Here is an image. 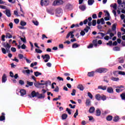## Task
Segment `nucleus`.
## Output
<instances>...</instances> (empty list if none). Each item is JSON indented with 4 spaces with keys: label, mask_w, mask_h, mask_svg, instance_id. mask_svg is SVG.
Instances as JSON below:
<instances>
[{
    "label": "nucleus",
    "mask_w": 125,
    "mask_h": 125,
    "mask_svg": "<svg viewBox=\"0 0 125 125\" xmlns=\"http://www.w3.org/2000/svg\"><path fill=\"white\" fill-rule=\"evenodd\" d=\"M71 95H72V96H74V95H76V90H75V89L72 90V92L71 93Z\"/></svg>",
    "instance_id": "3c124183"
},
{
    "label": "nucleus",
    "mask_w": 125,
    "mask_h": 125,
    "mask_svg": "<svg viewBox=\"0 0 125 125\" xmlns=\"http://www.w3.org/2000/svg\"><path fill=\"white\" fill-rule=\"evenodd\" d=\"M67 117H68V115H67V114L66 113H64L62 115V120H66V119H67Z\"/></svg>",
    "instance_id": "4be33fe9"
},
{
    "label": "nucleus",
    "mask_w": 125,
    "mask_h": 125,
    "mask_svg": "<svg viewBox=\"0 0 125 125\" xmlns=\"http://www.w3.org/2000/svg\"><path fill=\"white\" fill-rule=\"evenodd\" d=\"M114 36H115V34L112 32L109 33V40H112V38H113V37H114Z\"/></svg>",
    "instance_id": "58836bf2"
},
{
    "label": "nucleus",
    "mask_w": 125,
    "mask_h": 125,
    "mask_svg": "<svg viewBox=\"0 0 125 125\" xmlns=\"http://www.w3.org/2000/svg\"><path fill=\"white\" fill-rule=\"evenodd\" d=\"M98 88L99 89H102L103 90H106V89L107 88V86H99L98 87Z\"/></svg>",
    "instance_id": "412c9836"
},
{
    "label": "nucleus",
    "mask_w": 125,
    "mask_h": 125,
    "mask_svg": "<svg viewBox=\"0 0 125 125\" xmlns=\"http://www.w3.org/2000/svg\"><path fill=\"white\" fill-rule=\"evenodd\" d=\"M12 61H15L17 63H18V62H19V60L17 59L16 57H15L14 59H12Z\"/></svg>",
    "instance_id": "e2e57ef3"
},
{
    "label": "nucleus",
    "mask_w": 125,
    "mask_h": 125,
    "mask_svg": "<svg viewBox=\"0 0 125 125\" xmlns=\"http://www.w3.org/2000/svg\"><path fill=\"white\" fill-rule=\"evenodd\" d=\"M31 95L32 97H36V96H38V95H39V92H36L35 91H33L31 93Z\"/></svg>",
    "instance_id": "dca6fc26"
},
{
    "label": "nucleus",
    "mask_w": 125,
    "mask_h": 125,
    "mask_svg": "<svg viewBox=\"0 0 125 125\" xmlns=\"http://www.w3.org/2000/svg\"><path fill=\"white\" fill-rule=\"evenodd\" d=\"M6 39H11L12 38V36L9 34V33H6Z\"/></svg>",
    "instance_id": "393cba45"
},
{
    "label": "nucleus",
    "mask_w": 125,
    "mask_h": 125,
    "mask_svg": "<svg viewBox=\"0 0 125 125\" xmlns=\"http://www.w3.org/2000/svg\"><path fill=\"white\" fill-rule=\"evenodd\" d=\"M113 50L114 51H120V48H119L118 47H115L113 48Z\"/></svg>",
    "instance_id": "de8ad7c7"
},
{
    "label": "nucleus",
    "mask_w": 125,
    "mask_h": 125,
    "mask_svg": "<svg viewBox=\"0 0 125 125\" xmlns=\"http://www.w3.org/2000/svg\"><path fill=\"white\" fill-rule=\"evenodd\" d=\"M117 3H118L119 5H122L123 4L122 2V0H117Z\"/></svg>",
    "instance_id": "4d7b16f0"
},
{
    "label": "nucleus",
    "mask_w": 125,
    "mask_h": 125,
    "mask_svg": "<svg viewBox=\"0 0 125 125\" xmlns=\"http://www.w3.org/2000/svg\"><path fill=\"white\" fill-rule=\"evenodd\" d=\"M74 33H75V31H71L69 32L66 36V39H69L70 36L71 39H74V37H75V35H74Z\"/></svg>",
    "instance_id": "0eeeda50"
},
{
    "label": "nucleus",
    "mask_w": 125,
    "mask_h": 125,
    "mask_svg": "<svg viewBox=\"0 0 125 125\" xmlns=\"http://www.w3.org/2000/svg\"><path fill=\"white\" fill-rule=\"evenodd\" d=\"M34 75L35 77H39V76H42V73L39 71L34 72Z\"/></svg>",
    "instance_id": "5701e85b"
},
{
    "label": "nucleus",
    "mask_w": 125,
    "mask_h": 125,
    "mask_svg": "<svg viewBox=\"0 0 125 125\" xmlns=\"http://www.w3.org/2000/svg\"><path fill=\"white\" fill-rule=\"evenodd\" d=\"M79 8L82 11H84V10L86 9V6L85 5H80Z\"/></svg>",
    "instance_id": "f8f14e48"
},
{
    "label": "nucleus",
    "mask_w": 125,
    "mask_h": 125,
    "mask_svg": "<svg viewBox=\"0 0 125 125\" xmlns=\"http://www.w3.org/2000/svg\"><path fill=\"white\" fill-rule=\"evenodd\" d=\"M121 97L123 100H125V93L122 94L121 95Z\"/></svg>",
    "instance_id": "ea45409f"
},
{
    "label": "nucleus",
    "mask_w": 125,
    "mask_h": 125,
    "mask_svg": "<svg viewBox=\"0 0 125 125\" xmlns=\"http://www.w3.org/2000/svg\"><path fill=\"white\" fill-rule=\"evenodd\" d=\"M21 40L22 42H24V43H26V42H27L26 41V38H21Z\"/></svg>",
    "instance_id": "49530a36"
},
{
    "label": "nucleus",
    "mask_w": 125,
    "mask_h": 125,
    "mask_svg": "<svg viewBox=\"0 0 125 125\" xmlns=\"http://www.w3.org/2000/svg\"><path fill=\"white\" fill-rule=\"evenodd\" d=\"M21 96H24V95H26V90L24 89H21L20 91Z\"/></svg>",
    "instance_id": "9b49d317"
},
{
    "label": "nucleus",
    "mask_w": 125,
    "mask_h": 125,
    "mask_svg": "<svg viewBox=\"0 0 125 125\" xmlns=\"http://www.w3.org/2000/svg\"><path fill=\"white\" fill-rule=\"evenodd\" d=\"M108 70L106 68H98L96 70V73H100V74L102 73H106Z\"/></svg>",
    "instance_id": "423d86ee"
},
{
    "label": "nucleus",
    "mask_w": 125,
    "mask_h": 125,
    "mask_svg": "<svg viewBox=\"0 0 125 125\" xmlns=\"http://www.w3.org/2000/svg\"><path fill=\"white\" fill-rule=\"evenodd\" d=\"M113 119V116H111V115H109L108 116H107L106 117V120L107 121H111V120Z\"/></svg>",
    "instance_id": "e433bc0d"
},
{
    "label": "nucleus",
    "mask_w": 125,
    "mask_h": 125,
    "mask_svg": "<svg viewBox=\"0 0 125 125\" xmlns=\"http://www.w3.org/2000/svg\"><path fill=\"white\" fill-rule=\"evenodd\" d=\"M35 51L37 53H42V50H40L39 49H36Z\"/></svg>",
    "instance_id": "37998d69"
},
{
    "label": "nucleus",
    "mask_w": 125,
    "mask_h": 125,
    "mask_svg": "<svg viewBox=\"0 0 125 125\" xmlns=\"http://www.w3.org/2000/svg\"><path fill=\"white\" fill-rule=\"evenodd\" d=\"M33 23L36 26L39 25V22L38 21H33Z\"/></svg>",
    "instance_id": "6e6d98bb"
},
{
    "label": "nucleus",
    "mask_w": 125,
    "mask_h": 125,
    "mask_svg": "<svg viewBox=\"0 0 125 125\" xmlns=\"http://www.w3.org/2000/svg\"><path fill=\"white\" fill-rule=\"evenodd\" d=\"M71 6H72V5H71V4L70 3L66 4L65 7V10H68V9H70V8H71Z\"/></svg>",
    "instance_id": "a211bd4d"
},
{
    "label": "nucleus",
    "mask_w": 125,
    "mask_h": 125,
    "mask_svg": "<svg viewBox=\"0 0 125 125\" xmlns=\"http://www.w3.org/2000/svg\"><path fill=\"white\" fill-rule=\"evenodd\" d=\"M119 120H120V118L119 117V116H116L113 119V122H119Z\"/></svg>",
    "instance_id": "f704fd0d"
},
{
    "label": "nucleus",
    "mask_w": 125,
    "mask_h": 125,
    "mask_svg": "<svg viewBox=\"0 0 125 125\" xmlns=\"http://www.w3.org/2000/svg\"><path fill=\"white\" fill-rule=\"evenodd\" d=\"M72 47L73 48H77V47H79V45L77 43H75L72 45Z\"/></svg>",
    "instance_id": "09e8293b"
},
{
    "label": "nucleus",
    "mask_w": 125,
    "mask_h": 125,
    "mask_svg": "<svg viewBox=\"0 0 125 125\" xmlns=\"http://www.w3.org/2000/svg\"><path fill=\"white\" fill-rule=\"evenodd\" d=\"M78 115H79V110L77 109L74 115V118H77V116H78Z\"/></svg>",
    "instance_id": "79ce46f5"
},
{
    "label": "nucleus",
    "mask_w": 125,
    "mask_h": 125,
    "mask_svg": "<svg viewBox=\"0 0 125 125\" xmlns=\"http://www.w3.org/2000/svg\"><path fill=\"white\" fill-rule=\"evenodd\" d=\"M14 22L15 23H16V24H18V23H19V19H16L14 20Z\"/></svg>",
    "instance_id": "680f3d73"
},
{
    "label": "nucleus",
    "mask_w": 125,
    "mask_h": 125,
    "mask_svg": "<svg viewBox=\"0 0 125 125\" xmlns=\"http://www.w3.org/2000/svg\"><path fill=\"white\" fill-rule=\"evenodd\" d=\"M49 0H44V1L43 2V5H44L45 6H47V5L49 4Z\"/></svg>",
    "instance_id": "ddd939ff"
},
{
    "label": "nucleus",
    "mask_w": 125,
    "mask_h": 125,
    "mask_svg": "<svg viewBox=\"0 0 125 125\" xmlns=\"http://www.w3.org/2000/svg\"><path fill=\"white\" fill-rule=\"evenodd\" d=\"M57 80H59V81H62V82H63V81H64V79H63V78L59 77V76L57 77Z\"/></svg>",
    "instance_id": "5fc2aeb1"
},
{
    "label": "nucleus",
    "mask_w": 125,
    "mask_h": 125,
    "mask_svg": "<svg viewBox=\"0 0 125 125\" xmlns=\"http://www.w3.org/2000/svg\"><path fill=\"white\" fill-rule=\"evenodd\" d=\"M96 25V20H93L92 21V25L93 26H95Z\"/></svg>",
    "instance_id": "864d4df0"
},
{
    "label": "nucleus",
    "mask_w": 125,
    "mask_h": 125,
    "mask_svg": "<svg viewBox=\"0 0 125 125\" xmlns=\"http://www.w3.org/2000/svg\"><path fill=\"white\" fill-rule=\"evenodd\" d=\"M63 12V10L62 9L60 8H58L56 10V14L57 16H61L62 15V13Z\"/></svg>",
    "instance_id": "39448f33"
},
{
    "label": "nucleus",
    "mask_w": 125,
    "mask_h": 125,
    "mask_svg": "<svg viewBox=\"0 0 125 125\" xmlns=\"http://www.w3.org/2000/svg\"><path fill=\"white\" fill-rule=\"evenodd\" d=\"M20 25L21 26H26V25H27V23L23 21H21L20 22Z\"/></svg>",
    "instance_id": "c756f323"
},
{
    "label": "nucleus",
    "mask_w": 125,
    "mask_h": 125,
    "mask_svg": "<svg viewBox=\"0 0 125 125\" xmlns=\"http://www.w3.org/2000/svg\"><path fill=\"white\" fill-rule=\"evenodd\" d=\"M93 43L95 45V46H97L98 44L97 40H94L93 41Z\"/></svg>",
    "instance_id": "c03bdc74"
},
{
    "label": "nucleus",
    "mask_w": 125,
    "mask_h": 125,
    "mask_svg": "<svg viewBox=\"0 0 125 125\" xmlns=\"http://www.w3.org/2000/svg\"><path fill=\"white\" fill-rule=\"evenodd\" d=\"M88 96L89 97V98H90V99H92V98H93V96H92V94H91L90 92H88Z\"/></svg>",
    "instance_id": "a18cd8bd"
},
{
    "label": "nucleus",
    "mask_w": 125,
    "mask_h": 125,
    "mask_svg": "<svg viewBox=\"0 0 125 125\" xmlns=\"http://www.w3.org/2000/svg\"><path fill=\"white\" fill-rule=\"evenodd\" d=\"M112 41H109V42H107V43H106V44H107V45H109V46H111V45H112Z\"/></svg>",
    "instance_id": "774afa93"
},
{
    "label": "nucleus",
    "mask_w": 125,
    "mask_h": 125,
    "mask_svg": "<svg viewBox=\"0 0 125 125\" xmlns=\"http://www.w3.org/2000/svg\"><path fill=\"white\" fill-rule=\"evenodd\" d=\"M110 7H113V8H114V9L116 10V9H117V4L116 3L111 4L110 5Z\"/></svg>",
    "instance_id": "c85d7f7f"
},
{
    "label": "nucleus",
    "mask_w": 125,
    "mask_h": 125,
    "mask_svg": "<svg viewBox=\"0 0 125 125\" xmlns=\"http://www.w3.org/2000/svg\"><path fill=\"white\" fill-rule=\"evenodd\" d=\"M77 88H78V89H80V90H81L82 91L83 90V89H84L83 86L81 84H80L78 85Z\"/></svg>",
    "instance_id": "f3484780"
},
{
    "label": "nucleus",
    "mask_w": 125,
    "mask_h": 125,
    "mask_svg": "<svg viewBox=\"0 0 125 125\" xmlns=\"http://www.w3.org/2000/svg\"><path fill=\"white\" fill-rule=\"evenodd\" d=\"M118 74H119V75H121L122 76H125V71H118Z\"/></svg>",
    "instance_id": "4c0bfd02"
},
{
    "label": "nucleus",
    "mask_w": 125,
    "mask_h": 125,
    "mask_svg": "<svg viewBox=\"0 0 125 125\" xmlns=\"http://www.w3.org/2000/svg\"><path fill=\"white\" fill-rule=\"evenodd\" d=\"M66 111L69 115H71V114H72V113L71 112V109H69L68 108H66Z\"/></svg>",
    "instance_id": "13d9d810"
},
{
    "label": "nucleus",
    "mask_w": 125,
    "mask_h": 125,
    "mask_svg": "<svg viewBox=\"0 0 125 125\" xmlns=\"http://www.w3.org/2000/svg\"><path fill=\"white\" fill-rule=\"evenodd\" d=\"M97 23V24H102V25L105 24V21H104V19L102 18L100 20H98Z\"/></svg>",
    "instance_id": "6e6552de"
},
{
    "label": "nucleus",
    "mask_w": 125,
    "mask_h": 125,
    "mask_svg": "<svg viewBox=\"0 0 125 125\" xmlns=\"http://www.w3.org/2000/svg\"><path fill=\"white\" fill-rule=\"evenodd\" d=\"M20 59H22L24 57V55L23 54H19L18 55Z\"/></svg>",
    "instance_id": "603ef678"
},
{
    "label": "nucleus",
    "mask_w": 125,
    "mask_h": 125,
    "mask_svg": "<svg viewBox=\"0 0 125 125\" xmlns=\"http://www.w3.org/2000/svg\"><path fill=\"white\" fill-rule=\"evenodd\" d=\"M42 57L43 58L45 63L48 62V61H49V59H50V56H49V55L48 54H45L44 56L42 55Z\"/></svg>",
    "instance_id": "20e7f679"
},
{
    "label": "nucleus",
    "mask_w": 125,
    "mask_h": 125,
    "mask_svg": "<svg viewBox=\"0 0 125 125\" xmlns=\"http://www.w3.org/2000/svg\"><path fill=\"white\" fill-rule=\"evenodd\" d=\"M91 104V101H90V99H87L86 100V106H90Z\"/></svg>",
    "instance_id": "2eb2a0df"
},
{
    "label": "nucleus",
    "mask_w": 125,
    "mask_h": 125,
    "mask_svg": "<svg viewBox=\"0 0 125 125\" xmlns=\"http://www.w3.org/2000/svg\"><path fill=\"white\" fill-rule=\"evenodd\" d=\"M19 83L20 84H21V85L24 84V81L23 80H20L19 81Z\"/></svg>",
    "instance_id": "052dcab7"
},
{
    "label": "nucleus",
    "mask_w": 125,
    "mask_h": 125,
    "mask_svg": "<svg viewBox=\"0 0 125 125\" xmlns=\"http://www.w3.org/2000/svg\"><path fill=\"white\" fill-rule=\"evenodd\" d=\"M80 35L81 36H84V35H85V32H84V31H82L81 32H80Z\"/></svg>",
    "instance_id": "338daca9"
},
{
    "label": "nucleus",
    "mask_w": 125,
    "mask_h": 125,
    "mask_svg": "<svg viewBox=\"0 0 125 125\" xmlns=\"http://www.w3.org/2000/svg\"><path fill=\"white\" fill-rule=\"evenodd\" d=\"M117 23H114L112 25V30L117 33V31H116V27H117Z\"/></svg>",
    "instance_id": "aec40b11"
},
{
    "label": "nucleus",
    "mask_w": 125,
    "mask_h": 125,
    "mask_svg": "<svg viewBox=\"0 0 125 125\" xmlns=\"http://www.w3.org/2000/svg\"><path fill=\"white\" fill-rule=\"evenodd\" d=\"M117 36L118 38H119V39H120V38H122V33H121V32H118L117 33Z\"/></svg>",
    "instance_id": "8fccbe9b"
},
{
    "label": "nucleus",
    "mask_w": 125,
    "mask_h": 125,
    "mask_svg": "<svg viewBox=\"0 0 125 125\" xmlns=\"http://www.w3.org/2000/svg\"><path fill=\"white\" fill-rule=\"evenodd\" d=\"M100 115H101V111L98 108L96 110V116H100Z\"/></svg>",
    "instance_id": "2f4dec72"
},
{
    "label": "nucleus",
    "mask_w": 125,
    "mask_h": 125,
    "mask_svg": "<svg viewBox=\"0 0 125 125\" xmlns=\"http://www.w3.org/2000/svg\"><path fill=\"white\" fill-rule=\"evenodd\" d=\"M22 73L23 74H27V75H29L30 73H31V71L29 69L23 70Z\"/></svg>",
    "instance_id": "6ab92c4d"
},
{
    "label": "nucleus",
    "mask_w": 125,
    "mask_h": 125,
    "mask_svg": "<svg viewBox=\"0 0 125 125\" xmlns=\"http://www.w3.org/2000/svg\"><path fill=\"white\" fill-rule=\"evenodd\" d=\"M88 20H87V19L84 20V21L83 22V24L86 25L88 23V25L90 26H91V25H92V23H91V22H90V21H91V20H92V18H91V17H90L89 18H88Z\"/></svg>",
    "instance_id": "7ed1b4c3"
},
{
    "label": "nucleus",
    "mask_w": 125,
    "mask_h": 125,
    "mask_svg": "<svg viewBox=\"0 0 125 125\" xmlns=\"http://www.w3.org/2000/svg\"><path fill=\"white\" fill-rule=\"evenodd\" d=\"M38 98H44L45 97V96H44V94H39V95L37 96Z\"/></svg>",
    "instance_id": "cd10ccee"
},
{
    "label": "nucleus",
    "mask_w": 125,
    "mask_h": 125,
    "mask_svg": "<svg viewBox=\"0 0 125 125\" xmlns=\"http://www.w3.org/2000/svg\"><path fill=\"white\" fill-rule=\"evenodd\" d=\"M0 8H1V9H6V6L4 5H0Z\"/></svg>",
    "instance_id": "bf43d9fd"
},
{
    "label": "nucleus",
    "mask_w": 125,
    "mask_h": 125,
    "mask_svg": "<svg viewBox=\"0 0 125 125\" xmlns=\"http://www.w3.org/2000/svg\"><path fill=\"white\" fill-rule=\"evenodd\" d=\"M38 65V62H35L34 63H32L30 65V67L32 68V67H34V66H37Z\"/></svg>",
    "instance_id": "a19ab883"
},
{
    "label": "nucleus",
    "mask_w": 125,
    "mask_h": 125,
    "mask_svg": "<svg viewBox=\"0 0 125 125\" xmlns=\"http://www.w3.org/2000/svg\"><path fill=\"white\" fill-rule=\"evenodd\" d=\"M95 110V108H94V107H91L89 110V113H92L93 112H94V110Z\"/></svg>",
    "instance_id": "7c9ffc66"
},
{
    "label": "nucleus",
    "mask_w": 125,
    "mask_h": 125,
    "mask_svg": "<svg viewBox=\"0 0 125 125\" xmlns=\"http://www.w3.org/2000/svg\"><path fill=\"white\" fill-rule=\"evenodd\" d=\"M34 85L36 87H40V83H35Z\"/></svg>",
    "instance_id": "69168bd1"
},
{
    "label": "nucleus",
    "mask_w": 125,
    "mask_h": 125,
    "mask_svg": "<svg viewBox=\"0 0 125 125\" xmlns=\"http://www.w3.org/2000/svg\"><path fill=\"white\" fill-rule=\"evenodd\" d=\"M107 92L108 93H113L114 92V90H113V88L112 87H108L107 89Z\"/></svg>",
    "instance_id": "4468645a"
},
{
    "label": "nucleus",
    "mask_w": 125,
    "mask_h": 125,
    "mask_svg": "<svg viewBox=\"0 0 125 125\" xmlns=\"http://www.w3.org/2000/svg\"><path fill=\"white\" fill-rule=\"evenodd\" d=\"M95 98L97 99V100H101L102 96H101L100 94H97L95 96Z\"/></svg>",
    "instance_id": "b1692460"
},
{
    "label": "nucleus",
    "mask_w": 125,
    "mask_h": 125,
    "mask_svg": "<svg viewBox=\"0 0 125 125\" xmlns=\"http://www.w3.org/2000/svg\"><path fill=\"white\" fill-rule=\"evenodd\" d=\"M7 77L5 74H3L2 77V83H5L7 81Z\"/></svg>",
    "instance_id": "1a4fd4ad"
},
{
    "label": "nucleus",
    "mask_w": 125,
    "mask_h": 125,
    "mask_svg": "<svg viewBox=\"0 0 125 125\" xmlns=\"http://www.w3.org/2000/svg\"><path fill=\"white\" fill-rule=\"evenodd\" d=\"M94 3V0H88V5H92Z\"/></svg>",
    "instance_id": "a878e982"
},
{
    "label": "nucleus",
    "mask_w": 125,
    "mask_h": 125,
    "mask_svg": "<svg viewBox=\"0 0 125 125\" xmlns=\"http://www.w3.org/2000/svg\"><path fill=\"white\" fill-rule=\"evenodd\" d=\"M111 80L113 82H118L119 81V78L111 77Z\"/></svg>",
    "instance_id": "473e14b6"
},
{
    "label": "nucleus",
    "mask_w": 125,
    "mask_h": 125,
    "mask_svg": "<svg viewBox=\"0 0 125 125\" xmlns=\"http://www.w3.org/2000/svg\"><path fill=\"white\" fill-rule=\"evenodd\" d=\"M2 115L0 117V121L1 122L5 120V117H4V113H2Z\"/></svg>",
    "instance_id": "bb28decb"
},
{
    "label": "nucleus",
    "mask_w": 125,
    "mask_h": 125,
    "mask_svg": "<svg viewBox=\"0 0 125 125\" xmlns=\"http://www.w3.org/2000/svg\"><path fill=\"white\" fill-rule=\"evenodd\" d=\"M90 29V27L87 26V25L86 26V27L84 29V31H85V32L86 33H87V32H88V30Z\"/></svg>",
    "instance_id": "c9c22d12"
},
{
    "label": "nucleus",
    "mask_w": 125,
    "mask_h": 125,
    "mask_svg": "<svg viewBox=\"0 0 125 125\" xmlns=\"http://www.w3.org/2000/svg\"><path fill=\"white\" fill-rule=\"evenodd\" d=\"M88 77H93V76H94V72L92 71L91 72H89L88 73Z\"/></svg>",
    "instance_id": "72a5a7b5"
},
{
    "label": "nucleus",
    "mask_w": 125,
    "mask_h": 125,
    "mask_svg": "<svg viewBox=\"0 0 125 125\" xmlns=\"http://www.w3.org/2000/svg\"><path fill=\"white\" fill-rule=\"evenodd\" d=\"M64 3V1L62 0H55L53 1L52 5L53 6H57L58 5H62Z\"/></svg>",
    "instance_id": "f03ea898"
},
{
    "label": "nucleus",
    "mask_w": 125,
    "mask_h": 125,
    "mask_svg": "<svg viewBox=\"0 0 125 125\" xmlns=\"http://www.w3.org/2000/svg\"><path fill=\"white\" fill-rule=\"evenodd\" d=\"M4 47H5L6 49H4V48H1L2 52L3 54H6V52H9L11 46L8 43H7L6 45H4Z\"/></svg>",
    "instance_id": "f257e3e1"
},
{
    "label": "nucleus",
    "mask_w": 125,
    "mask_h": 125,
    "mask_svg": "<svg viewBox=\"0 0 125 125\" xmlns=\"http://www.w3.org/2000/svg\"><path fill=\"white\" fill-rule=\"evenodd\" d=\"M121 6L122 8H125V3L123 2L122 4L120 5Z\"/></svg>",
    "instance_id": "0e129e2a"
},
{
    "label": "nucleus",
    "mask_w": 125,
    "mask_h": 125,
    "mask_svg": "<svg viewBox=\"0 0 125 125\" xmlns=\"http://www.w3.org/2000/svg\"><path fill=\"white\" fill-rule=\"evenodd\" d=\"M5 14L7 17H10L11 16V13L10 12V10L6 9L5 10Z\"/></svg>",
    "instance_id": "9d476101"
}]
</instances>
